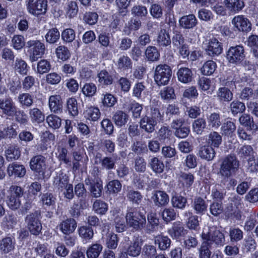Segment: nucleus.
Masks as SVG:
<instances>
[{"label": "nucleus", "mask_w": 258, "mask_h": 258, "mask_svg": "<svg viewBox=\"0 0 258 258\" xmlns=\"http://www.w3.org/2000/svg\"><path fill=\"white\" fill-rule=\"evenodd\" d=\"M195 179L194 175L190 173L181 172L178 178L179 182L183 187L188 188L191 186Z\"/></svg>", "instance_id": "nucleus-35"}, {"label": "nucleus", "mask_w": 258, "mask_h": 258, "mask_svg": "<svg viewBox=\"0 0 258 258\" xmlns=\"http://www.w3.org/2000/svg\"><path fill=\"white\" fill-rule=\"evenodd\" d=\"M171 70L166 64L157 66L154 74V80L158 86L167 85L171 76Z\"/></svg>", "instance_id": "nucleus-4"}, {"label": "nucleus", "mask_w": 258, "mask_h": 258, "mask_svg": "<svg viewBox=\"0 0 258 258\" xmlns=\"http://www.w3.org/2000/svg\"><path fill=\"white\" fill-rule=\"evenodd\" d=\"M159 95L162 99L169 100L175 97L174 89L170 86L164 87L161 90Z\"/></svg>", "instance_id": "nucleus-54"}, {"label": "nucleus", "mask_w": 258, "mask_h": 258, "mask_svg": "<svg viewBox=\"0 0 258 258\" xmlns=\"http://www.w3.org/2000/svg\"><path fill=\"white\" fill-rule=\"evenodd\" d=\"M177 76L179 81L186 84L191 81L193 74L187 68H180L177 71Z\"/></svg>", "instance_id": "nucleus-22"}, {"label": "nucleus", "mask_w": 258, "mask_h": 258, "mask_svg": "<svg viewBox=\"0 0 258 258\" xmlns=\"http://www.w3.org/2000/svg\"><path fill=\"white\" fill-rule=\"evenodd\" d=\"M29 116L33 123H39L44 120V115L37 108H33L29 110Z\"/></svg>", "instance_id": "nucleus-40"}, {"label": "nucleus", "mask_w": 258, "mask_h": 258, "mask_svg": "<svg viewBox=\"0 0 258 258\" xmlns=\"http://www.w3.org/2000/svg\"><path fill=\"white\" fill-rule=\"evenodd\" d=\"M7 204L12 210L18 209L21 206L20 198L23 195L22 188L17 185H12L9 189Z\"/></svg>", "instance_id": "nucleus-5"}, {"label": "nucleus", "mask_w": 258, "mask_h": 258, "mask_svg": "<svg viewBox=\"0 0 258 258\" xmlns=\"http://www.w3.org/2000/svg\"><path fill=\"white\" fill-rule=\"evenodd\" d=\"M67 108L69 114L73 116H76L78 114V105L76 98L72 97L67 100Z\"/></svg>", "instance_id": "nucleus-41"}, {"label": "nucleus", "mask_w": 258, "mask_h": 258, "mask_svg": "<svg viewBox=\"0 0 258 258\" xmlns=\"http://www.w3.org/2000/svg\"><path fill=\"white\" fill-rule=\"evenodd\" d=\"M21 155L19 148L17 146H11L5 151V155L8 161L17 160Z\"/></svg>", "instance_id": "nucleus-45"}, {"label": "nucleus", "mask_w": 258, "mask_h": 258, "mask_svg": "<svg viewBox=\"0 0 258 258\" xmlns=\"http://www.w3.org/2000/svg\"><path fill=\"white\" fill-rule=\"evenodd\" d=\"M30 169L39 175H43L46 169L45 158L41 155L33 157L30 161Z\"/></svg>", "instance_id": "nucleus-12"}, {"label": "nucleus", "mask_w": 258, "mask_h": 258, "mask_svg": "<svg viewBox=\"0 0 258 258\" xmlns=\"http://www.w3.org/2000/svg\"><path fill=\"white\" fill-rule=\"evenodd\" d=\"M151 199L155 205L158 207L164 206L169 201L168 195L166 192L160 190L153 192Z\"/></svg>", "instance_id": "nucleus-19"}, {"label": "nucleus", "mask_w": 258, "mask_h": 258, "mask_svg": "<svg viewBox=\"0 0 258 258\" xmlns=\"http://www.w3.org/2000/svg\"><path fill=\"white\" fill-rule=\"evenodd\" d=\"M239 166V163L236 156L228 155L222 159L220 173L222 176L228 178L238 170Z\"/></svg>", "instance_id": "nucleus-2"}, {"label": "nucleus", "mask_w": 258, "mask_h": 258, "mask_svg": "<svg viewBox=\"0 0 258 258\" xmlns=\"http://www.w3.org/2000/svg\"><path fill=\"white\" fill-rule=\"evenodd\" d=\"M12 46L15 49L20 50L25 45V39L21 35H15L12 39Z\"/></svg>", "instance_id": "nucleus-64"}, {"label": "nucleus", "mask_w": 258, "mask_h": 258, "mask_svg": "<svg viewBox=\"0 0 258 258\" xmlns=\"http://www.w3.org/2000/svg\"><path fill=\"white\" fill-rule=\"evenodd\" d=\"M84 117L90 121H97L100 116V112L97 107L90 106L86 108L84 112Z\"/></svg>", "instance_id": "nucleus-25"}, {"label": "nucleus", "mask_w": 258, "mask_h": 258, "mask_svg": "<svg viewBox=\"0 0 258 258\" xmlns=\"http://www.w3.org/2000/svg\"><path fill=\"white\" fill-rule=\"evenodd\" d=\"M68 150L66 148L62 147H58L57 148V151L55 153L56 157L61 162L66 164L70 165L71 161L67 157Z\"/></svg>", "instance_id": "nucleus-52"}, {"label": "nucleus", "mask_w": 258, "mask_h": 258, "mask_svg": "<svg viewBox=\"0 0 258 258\" xmlns=\"http://www.w3.org/2000/svg\"><path fill=\"white\" fill-rule=\"evenodd\" d=\"M38 212L31 214L26 218V222L30 232L34 235H38L42 229Z\"/></svg>", "instance_id": "nucleus-8"}, {"label": "nucleus", "mask_w": 258, "mask_h": 258, "mask_svg": "<svg viewBox=\"0 0 258 258\" xmlns=\"http://www.w3.org/2000/svg\"><path fill=\"white\" fill-rule=\"evenodd\" d=\"M129 116L122 111H117L113 115L112 119L117 126L124 125L128 120Z\"/></svg>", "instance_id": "nucleus-36"}, {"label": "nucleus", "mask_w": 258, "mask_h": 258, "mask_svg": "<svg viewBox=\"0 0 258 258\" xmlns=\"http://www.w3.org/2000/svg\"><path fill=\"white\" fill-rule=\"evenodd\" d=\"M240 123L244 126L247 127L249 131L255 132L258 129V126L253 123L252 118L248 114H242L239 118Z\"/></svg>", "instance_id": "nucleus-27"}, {"label": "nucleus", "mask_w": 258, "mask_h": 258, "mask_svg": "<svg viewBox=\"0 0 258 258\" xmlns=\"http://www.w3.org/2000/svg\"><path fill=\"white\" fill-rule=\"evenodd\" d=\"M133 94L138 98L145 97L148 94V91L146 89L145 86L141 83L135 85L133 89Z\"/></svg>", "instance_id": "nucleus-46"}, {"label": "nucleus", "mask_w": 258, "mask_h": 258, "mask_svg": "<svg viewBox=\"0 0 258 258\" xmlns=\"http://www.w3.org/2000/svg\"><path fill=\"white\" fill-rule=\"evenodd\" d=\"M192 206L197 214H203L207 211L208 203L201 197H196Z\"/></svg>", "instance_id": "nucleus-29"}, {"label": "nucleus", "mask_w": 258, "mask_h": 258, "mask_svg": "<svg viewBox=\"0 0 258 258\" xmlns=\"http://www.w3.org/2000/svg\"><path fill=\"white\" fill-rule=\"evenodd\" d=\"M142 243L138 238H135L130 242L125 253L131 256L136 257L140 255Z\"/></svg>", "instance_id": "nucleus-18"}, {"label": "nucleus", "mask_w": 258, "mask_h": 258, "mask_svg": "<svg viewBox=\"0 0 258 258\" xmlns=\"http://www.w3.org/2000/svg\"><path fill=\"white\" fill-rule=\"evenodd\" d=\"M14 69L16 73L24 76L27 75L29 67L25 60L17 58L14 64Z\"/></svg>", "instance_id": "nucleus-28"}, {"label": "nucleus", "mask_w": 258, "mask_h": 258, "mask_svg": "<svg viewBox=\"0 0 258 258\" xmlns=\"http://www.w3.org/2000/svg\"><path fill=\"white\" fill-rule=\"evenodd\" d=\"M97 91V87L93 83H87L82 88L83 95L86 97H92L95 95Z\"/></svg>", "instance_id": "nucleus-55"}, {"label": "nucleus", "mask_w": 258, "mask_h": 258, "mask_svg": "<svg viewBox=\"0 0 258 258\" xmlns=\"http://www.w3.org/2000/svg\"><path fill=\"white\" fill-rule=\"evenodd\" d=\"M179 22L182 27L185 29H190L196 25L197 20L194 15H189L181 17Z\"/></svg>", "instance_id": "nucleus-30"}, {"label": "nucleus", "mask_w": 258, "mask_h": 258, "mask_svg": "<svg viewBox=\"0 0 258 258\" xmlns=\"http://www.w3.org/2000/svg\"><path fill=\"white\" fill-rule=\"evenodd\" d=\"M102 250V246L98 243H95L88 247L86 254L87 258H97Z\"/></svg>", "instance_id": "nucleus-47"}, {"label": "nucleus", "mask_w": 258, "mask_h": 258, "mask_svg": "<svg viewBox=\"0 0 258 258\" xmlns=\"http://www.w3.org/2000/svg\"><path fill=\"white\" fill-rule=\"evenodd\" d=\"M30 60L35 61L44 53L45 45L39 40H29L26 43Z\"/></svg>", "instance_id": "nucleus-3"}, {"label": "nucleus", "mask_w": 258, "mask_h": 258, "mask_svg": "<svg viewBox=\"0 0 258 258\" xmlns=\"http://www.w3.org/2000/svg\"><path fill=\"white\" fill-rule=\"evenodd\" d=\"M157 42L159 46H167L170 44L171 40L168 32L161 29L157 34Z\"/></svg>", "instance_id": "nucleus-32"}, {"label": "nucleus", "mask_w": 258, "mask_h": 258, "mask_svg": "<svg viewBox=\"0 0 258 258\" xmlns=\"http://www.w3.org/2000/svg\"><path fill=\"white\" fill-rule=\"evenodd\" d=\"M205 49L207 55L214 57L220 55L223 52V45L217 38H212L205 44Z\"/></svg>", "instance_id": "nucleus-10"}, {"label": "nucleus", "mask_w": 258, "mask_h": 258, "mask_svg": "<svg viewBox=\"0 0 258 258\" xmlns=\"http://www.w3.org/2000/svg\"><path fill=\"white\" fill-rule=\"evenodd\" d=\"M77 227V223L73 219H67L62 221L59 225L61 231L64 234L73 233Z\"/></svg>", "instance_id": "nucleus-20"}, {"label": "nucleus", "mask_w": 258, "mask_h": 258, "mask_svg": "<svg viewBox=\"0 0 258 258\" xmlns=\"http://www.w3.org/2000/svg\"><path fill=\"white\" fill-rule=\"evenodd\" d=\"M202 239L212 246L215 244L218 246H222L225 241L223 234L214 227L205 226L201 234Z\"/></svg>", "instance_id": "nucleus-1"}, {"label": "nucleus", "mask_w": 258, "mask_h": 258, "mask_svg": "<svg viewBox=\"0 0 258 258\" xmlns=\"http://www.w3.org/2000/svg\"><path fill=\"white\" fill-rule=\"evenodd\" d=\"M192 127L194 132L201 135L206 127V121L203 118H198L194 121Z\"/></svg>", "instance_id": "nucleus-62"}, {"label": "nucleus", "mask_w": 258, "mask_h": 258, "mask_svg": "<svg viewBox=\"0 0 258 258\" xmlns=\"http://www.w3.org/2000/svg\"><path fill=\"white\" fill-rule=\"evenodd\" d=\"M244 57V49L240 45L230 47L227 52V59L230 63H237Z\"/></svg>", "instance_id": "nucleus-11"}, {"label": "nucleus", "mask_w": 258, "mask_h": 258, "mask_svg": "<svg viewBox=\"0 0 258 258\" xmlns=\"http://www.w3.org/2000/svg\"><path fill=\"white\" fill-rule=\"evenodd\" d=\"M236 130L235 123L231 121H227L223 123L221 126L222 134L228 137H232Z\"/></svg>", "instance_id": "nucleus-42"}, {"label": "nucleus", "mask_w": 258, "mask_h": 258, "mask_svg": "<svg viewBox=\"0 0 258 258\" xmlns=\"http://www.w3.org/2000/svg\"><path fill=\"white\" fill-rule=\"evenodd\" d=\"M26 8L29 13L33 16L45 14L47 8V1L27 0Z\"/></svg>", "instance_id": "nucleus-6"}, {"label": "nucleus", "mask_w": 258, "mask_h": 258, "mask_svg": "<svg viewBox=\"0 0 258 258\" xmlns=\"http://www.w3.org/2000/svg\"><path fill=\"white\" fill-rule=\"evenodd\" d=\"M232 24L234 29L239 32H248L251 29V23L244 15H237L232 20Z\"/></svg>", "instance_id": "nucleus-9"}, {"label": "nucleus", "mask_w": 258, "mask_h": 258, "mask_svg": "<svg viewBox=\"0 0 258 258\" xmlns=\"http://www.w3.org/2000/svg\"><path fill=\"white\" fill-rule=\"evenodd\" d=\"M106 187L109 194L116 195L121 190L122 185L118 180H112L107 183Z\"/></svg>", "instance_id": "nucleus-51"}, {"label": "nucleus", "mask_w": 258, "mask_h": 258, "mask_svg": "<svg viewBox=\"0 0 258 258\" xmlns=\"http://www.w3.org/2000/svg\"><path fill=\"white\" fill-rule=\"evenodd\" d=\"M217 96L220 101L229 102L232 99L233 94L228 88L223 87L218 89Z\"/></svg>", "instance_id": "nucleus-37"}, {"label": "nucleus", "mask_w": 258, "mask_h": 258, "mask_svg": "<svg viewBox=\"0 0 258 258\" xmlns=\"http://www.w3.org/2000/svg\"><path fill=\"white\" fill-rule=\"evenodd\" d=\"M197 155L202 159L210 161L215 158L216 152L212 147L209 145H203L200 147Z\"/></svg>", "instance_id": "nucleus-15"}, {"label": "nucleus", "mask_w": 258, "mask_h": 258, "mask_svg": "<svg viewBox=\"0 0 258 258\" xmlns=\"http://www.w3.org/2000/svg\"><path fill=\"white\" fill-rule=\"evenodd\" d=\"M54 184L58 189L62 190L63 188L69 185L68 176L62 171L57 172L54 177Z\"/></svg>", "instance_id": "nucleus-26"}, {"label": "nucleus", "mask_w": 258, "mask_h": 258, "mask_svg": "<svg viewBox=\"0 0 258 258\" xmlns=\"http://www.w3.org/2000/svg\"><path fill=\"white\" fill-rule=\"evenodd\" d=\"M208 125L210 127L218 128L221 125L220 115L216 113H212L207 117Z\"/></svg>", "instance_id": "nucleus-49"}, {"label": "nucleus", "mask_w": 258, "mask_h": 258, "mask_svg": "<svg viewBox=\"0 0 258 258\" xmlns=\"http://www.w3.org/2000/svg\"><path fill=\"white\" fill-rule=\"evenodd\" d=\"M199 88L204 91H207L208 93L211 94L216 88L214 79L204 77L200 78L198 81Z\"/></svg>", "instance_id": "nucleus-17"}, {"label": "nucleus", "mask_w": 258, "mask_h": 258, "mask_svg": "<svg viewBox=\"0 0 258 258\" xmlns=\"http://www.w3.org/2000/svg\"><path fill=\"white\" fill-rule=\"evenodd\" d=\"M114 224L115 231L117 232H122L126 227V224L124 221V217L123 215H117L114 219Z\"/></svg>", "instance_id": "nucleus-56"}, {"label": "nucleus", "mask_w": 258, "mask_h": 258, "mask_svg": "<svg viewBox=\"0 0 258 258\" xmlns=\"http://www.w3.org/2000/svg\"><path fill=\"white\" fill-rule=\"evenodd\" d=\"M117 66L119 69L122 71L131 69L132 67L131 59L127 56H120L118 59Z\"/></svg>", "instance_id": "nucleus-50"}, {"label": "nucleus", "mask_w": 258, "mask_h": 258, "mask_svg": "<svg viewBox=\"0 0 258 258\" xmlns=\"http://www.w3.org/2000/svg\"><path fill=\"white\" fill-rule=\"evenodd\" d=\"M224 4L227 10L233 13H238L244 6L243 2L240 0H224Z\"/></svg>", "instance_id": "nucleus-21"}, {"label": "nucleus", "mask_w": 258, "mask_h": 258, "mask_svg": "<svg viewBox=\"0 0 258 258\" xmlns=\"http://www.w3.org/2000/svg\"><path fill=\"white\" fill-rule=\"evenodd\" d=\"M98 81L101 85L108 86L113 82V77L106 71H101L97 75Z\"/></svg>", "instance_id": "nucleus-39"}, {"label": "nucleus", "mask_w": 258, "mask_h": 258, "mask_svg": "<svg viewBox=\"0 0 258 258\" xmlns=\"http://www.w3.org/2000/svg\"><path fill=\"white\" fill-rule=\"evenodd\" d=\"M149 164L152 170L156 173L160 174L164 171V165L163 162L157 157L151 158Z\"/></svg>", "instance_id": "nucleus-43"}, {"label": "nucleus", "mask_w": 258, "mask_h": 258, "mask_svg": "<svg viewBox=\"0 0 258 258\" xmlns=\"http://www.w3.org/2000/svg\"><path fill=\"white\" fill-rule=\"evenodd\" d=\"M78 231L80 236L85 239H91L94 235L92 228L88 226H81Z\"/></svg>", "instance_id": "nucleus-61"}, {"label": "nucleus", "mask_w": 258, "mask_h": 258, "mask_svg": "<svg viewBox=\"0 0 258 258\" xmlns=\"http://www.w3.org/2000/svg\"><path fill=\"white\" fill-rule=\"evenodd\" d=\"M49 107L52 112L58 113L61 111L62 102L58 95L50 96L49 98Z\"/></svg>", "instance_id": "nucleus-23"}, {"label": "nucleus", "mask_w": 258, "mask_h": 258, "mask_svg": "<svg viewBox=\"0 0 258 258\" xmlns=\"http://www.w3.org/2000/svg\"><path fill=\"white\" fill-rule=\"evenodd\" d=\"M7 171L10 177L22 178L26 174V169L23 165L14 162L8 165Z\"/></svg>", "instance_id": "nucleus-13"}, {"label": "nucleus", "mask_w": 258, "mask_h": 258, "mask_svg": "<svg viewBox=\"0 0 258 258\" xmlns=\"http://www.w3.org/2000/svg\"><path fill=\"white\" fill-rule=\"evenodd\" d=\"M216 63L213 60H208L205 62L201 68V73L205 76H211L217 69Z\"/></svg>", "instance_id": "nucleus-38"}, {"label": "nucleus", "mask_w": 258, "mask_h": 258, "mask_svg": "<svg viewBox=\"0 0 258 258\" xmlns=\"http://www.w3.org/2000/svg\"><path fill=\"white\" fill-rule=\"evenodd\" d=\"M207 142L212 148H218L222 143V136L216 132H212L208 136Z\"/></svg>", "instance_id": "nucleus-31"}, {"label": "nucleus", "mask_w": 258, "mask_h": 258, "mask_svg": "<svg viewBox=\"0 0 258 258\" xmlns=\"http://www.w3.org/2000/svg\"><path fill=\"white\" fill-rule=\"evenodd\" d=\"M156 123L155 120L151 119L150 116L147 115L141 119L140 126L147 132L152 133L154 131Z\"/></svg>", "instance_id": "nucleus-33"}, {"label": "nucleus", "mask_w": 258, "mask_h": 258, "mask_svg": "<svg viewBox=\"0 0 258 258\" xmlns=\"http://www.w3.org/2000/svg\"><path fill=\"white\" fill-rule=\"evenodd\" d=\"M187 231L184 228L180 222H174L172 227L168 230L169 235L176 240L180 238L187 233Z\"/></svg>", "instance_id": "nucleus-14"}, {"label": "nucleus", "mask_w": 258, "mask_h": 258, "mask_svg": "<svg viewBox=\"0 0 258 258\" xmlns=\"http://www.w3.org/2000/svg\"><path fill=\"white\" fill-rule=\"evenodd\" d=\"M59 37V32L56 28L49 30L45 36L46 41L49 43H55Z\"/></svg>", "instance_id": "nucleus-58"}, {"label": "nucleus", "mask_w": 258, "mask_h": 258, "mask_svg": "<svg viewBox=\"0 0 258 258\" xmlns=\"http://www.w3.org/2000/svg\"><path fill=\"white\" fill-rule=\"evenodd\" d=\"M0 109L6 115L12 116L16 112V108L11 98L0 99Z\"/></svg>", "instance_id": "nucleus-16"}, {"label": "nucleus", "mask_w": 258, "mask_h": 258, "mask_svg": "<svg viewBox=\"0 0 258 258\" xmlns=\"http://www.w3.org/2000/svg\"><path fill=\"white\" fill-rule=\"evenodd\" d=\"M116 102V99L112 94L106 93L101 96V103L104 107H113Z\"/></svg>", "instance_id": "nucleus-53"}, {"label": "nucleus", "mask_w": 258, "mask_h": 258, "mask_svg": "<svg viewBox=\"0 0 258 258\" xmlns=\"http://www.w3.org/2000/svg\"><path fill=\"white\" fill-rule=\"evenodd\" d=\"M186 199L179 195L176 194L171 198V204L173 207L183 209L185 207Z\"/></svg>", "instance_id": "nucleus-48"}, {"label": "nucleus", "mask_w": 258, "mask_h": 258, "mask_svg": "<svg viewBox=\"0 0 258 258\" xmlns=\"http://www.w3.org/2000/svg\"><path fill=\"white\" fill-rule=\"evenodd\" d=\"M46 121L48 125L54 130L58 128L61 124V119L57 116L53 114L47 116Z\"/></svg>", "instance_id": "nucleus-59"}, {"label": "nucleus", "mask_w": 258, "mask_h": 258, "mask_svg": "<svg viewBox=\"0 0 258 258\" xmlns=\"http://www.w3.org/2000/svg\"><path fill=\"white\" fill-rule=\"evenodd\" d=\"M155 243L160 249L165 250L170 246L171 240L167 236L159 235L155 237Z\"/></svg>", "instance_id": "nucleus-44"}, {"label": "nucleus", "mask_w": 258, "mask_h": 258, "mask_svg": "<svg viewBox=\"0 0 258 258\" xmlns=\"http://www.w3.org/2000/svg\"><path fill=\"white\" fill-rule=\"evenodd\" d=\"M66 15L70 18L76 16L78 11L77 5L75 2H69L65 7Z\"/></svg>", "instance_id": "nucleus-63"}, {"label": "nucleus", "mask_w": 258, "mask_h": 258, "mask_svg": "<svg viewBox=\"0 0 258 258\" xmlns=\"http://www.w3.org/2000/svg\"><path fill=\"white\" fill-rule=\"evenodd\" d=\"M15 246L14 238L10 237L3 238L0 242V250L4 253H8L13 251Z\"/></svg>", "instance_id": "nucleus-24"}, {"label": "nucleus", "mask_w": 258, "mask_h": 258, "mask_svg": "<svg viewBox=\"0 0 258 258\" xmlns=\"http://www.w3.org/2000/svg\"><path fill=\"white\" fill-rule=\"evenodd\" d=\"M55 53L57 57L62 61L68 59L71 56L69 50L64 46L57 47L55 50Z\"/></svg>", "instance_id": "nucleus-60"}, {"label": "nucleus", "mask_w": 258, "mask_h": 258, "mask_svg": "<svg viewBox=\"0 0 258 258\" xmlns=\"http://www.w3.org/2000/svg\"><path fill=\"white\" fill-rule=\"evenodd\" d=\"M127 225L138 229L145 226L146 224L145 216L137 211H128L125 216Z\"/></svg>", "instance_id": "nucleus-7"}, {"label": "nucleus", "mask_w": 258, "mask_h": 258, "mask_svg": "<svg viewBox=\"0 0 258 258\" xmlns=\"http://www.w3.org/2000/svg\"><path fill=\"white\" fill-rule=\"evenodd\" d=\"M108 204L104 201L96 200L94 201L92 206V210L97 214L103 215L108 211Z\"/></svg>", "instance_id": "nucleus-34"}, {"label": "nucleus", "mask_w": 258, "mask_h": 258, "mask_svg": "<svg viewBox=\"0 0 258 258\" xmlns=\"http://www.w3.org/2000/svg\"><path fill=\"white\" fill-rule=\"evenodd\" d=\"M145 55L148 60L152 61L157 60L160 57L159 52L155 46L148 47L145 51Z\"/></svg>", "instance_id": "nucleus-57"}]
</instances>
